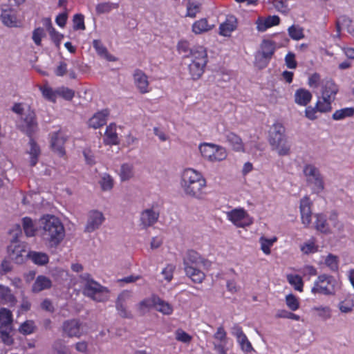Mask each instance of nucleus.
<instances>
[{
  "instance_id": "48",
  "label": "nucleus",
  "mask_w": 354,
  "mask_h": 354,
  "mask_svg": "<svg viewBox=\"0 0 354 354\" xmlns=\"http://www.w3.org/2000/svg\"><path fill=\"white\" fill-rule=\"evenodd\" d=\"M156 301H159V297L157 295H152L150 298L145 299L139 303L138 310L140 313H143L145 309L154 308Z\"/></svg>"
},
{
  "instance_id": "16",
  "label": "nucleus",
  "mask_w": 354,
  "mask_h": 354,
  "mask_svg": "<svg viewBox=\"0 0 354 354\" xmlns=\"http://www.w3.org/2000/svg\"><path fill=\"white\" fill-rule=\"evenodd\" d=\"M134 84L142 94L149 93L151 89L149 87V83L147 75L140 69H136L133 73Z\"/></svg>"
},
{
  "instance_id": "55",
  "label": "nucleus",
  "mask_w": 354,
  "mask_h": 354,
  "mask_svg": "<svg viewBox=\"0 0 354 354\" xmlns=\"http://www.w3.org/2000/svg\"><path fill=\"white\" fill-rule=\"evenodd\" d=\"M74 30H85L84 17L82 14H75L73 17Z\"/></svg>"
},
{
  "instance_id": "17",
  "label": "nucleus",
  "mask_w": 354,
  "mask_h": 354,
  "mask_svg": "<svg viewBox=\"0 0 354 354\" xmlns=\"http://www.w3.org/2000/svg\"><path fill=\"white\" fill-rule=\"evenodd\" d=\"M66 141V138L62 135L60 131L51 134L50 145L52 149L61 157L64 156L66 153L64 149Z\"/></svg>"
},
{
  "instance_id": "15",
  "label": "nucleus",
  "mask_w": 354,
  "mask_h": 354,
  "mask_svg": "<svg viewBox=\"0 0 354 354\" xmlns=\"http://www.w3.org/2000/svg\"><path fill=\"white\" fill-rule=\"evenodd\" d=\"M312 202L308 196H304L300 201V214L301 223L305 227H308L311 223V211Z\"/></svg>"
},
{
  "instance_id": "58",
  "label": "nucleus",
  "mask_w": 354,
  "mask_h": 354,
  "mask_svg": "<svg viewBox=\"0 0 354 354\" xmlns=\"http://www.w3.org/2000/svg\"><path fill=\"white\" fill-rule=\"evenodd\" d=\"M277 318H286L299 321L300 317L298 315L287 311L286 310H279L276 314Z\"/></svg>"
},
{
  "instance_id": "18",
  "label": "nucleus",
  "mask_w": 354,
  "mask_h": 354,
  "mask_svg": "<svg viewBox=\"0 0 354 354\" xmlns=\"http://www.w3.org/2000/svg\"><path fill=\"white\" fill-rule=\"evenodd\" d=\"M131 297V292L127 290L122 292L118 297L115 307L120 317L123 318L131 319L133 317L132 314L127 311L124 303Z\"/></svg>"
},
{
  "instance_id": "51",
  "label": "nucleus",
  "mask_w": 354,
  "mask_h": 354,
  "mask_svg": "<svg viewBox=\"0 0 354 354\" xmlns=\"http://www.w3.org/2000/svg\"><path fill=\"white\" fill-rule=\"evenodd\" d=\"M56 93L66 100H71L75 96V91L73 89L64 86L58 88Z\"/></svg>"
},
{
  "instance_id": "45",
  "label": "nucleus",
  "mask_w": 354,
  "mask_h": 354,
  "mask_svg": "<svg viewBox=\"0 0 354 354\" xmlns=\"http://www.w3.org/2000/svg\"><path fill=\"white\" fill-rule=\"evenodd\" d=\"M354 115V108L347 107L335 111L333 114V119L340 120Z\"/></svg>"
},
{
  "instance_id": "57",
  "label": "nucleus",
  "mask_w": 354,
  "mask_h": 354,
  "mask_svg": "<svg viewBox=\"0 0 354 354\" xmlns=\"http://www.w3.org/2000/svg\"><path fill=\"white\" fill-rule=\"evenodd\" d=\"M286 302L288 307L292 311L297 310L299 308L298 299L292 294L286 296Z\"/></svg>"
},
{
  "instance_id": "32",
  "label": "nucleus",
  "mask_w": 354,
  "mask_h": 354,
  "mask_svg": "<svg viewBox=\"0 0 354 354\" xmlns=\"http://www.w3.org/2000/svg\"><path fill=\"white\" fill-rule=\"evenodd\" d=\"M226 139L234 151H243L244 145L240 136L233 132L226 133Z\"/></svg>"
},
{
  "instance_id": "8",
  "label": "nucleus",
  "mask_w": 354,
  "mask_h": 354,
  "mask_svg": "<svg viewBox=\"0 0 354 354\" xmlns=\"http://www.w3.org/2000/svg\"><path fill=\"white\" fill-rule=\"evenodd\" d=\"M199 150L202 156L209 162H220L227 158V151L221 146L212 144L203 143L199 146Z\"/></svg>"
},
{
  "instance_id": "14",
  "label": "nucleus",
  "mask_w": 354,
  "mask_h": 354,
  "mask_svg": "<svg viewBox=\"0 0 354 354\" xmlns=\"http://www.w3.org/2000/svg\"><path fill=\"white\" fill-rule=\"evenodd\" d=\"M104 221V217L101 212L92 210L88 213L87 223L84 231L92 232L98 229Z\"/></svg>"
},
{
  "instance_id": "50",
  "label": "nucleus",
  "mask_w": 354,
  "mask_h": 354,
  "mask_svg": "<svg viewBox=\"0 0 354 354\" xmlns=\"http://www.w3.org/2000/svg\"><path fill=\"white\" fill-rule=\"evenodd\" d=\"M274 8L282 14H287L290 9L287 0H270Z\"/></svg>"
},
{
  "instance_id": "41",
  "label": "nucleus",
  "mask_w": 354,
  "mask_h": 354,
  "mask_svg": "<svg viewBox=\"0 0 354 354\" xmlns=\"http://www.w3.org/2000/svg\"><path fill=\"white\" fill-rule=\"evenodd\" d=\"M22 225L24 231L27 236L31 237L35 236L36 228L32 218L28 216L23 218Z\"/></svg>"
},
{
  "instance_id": "39",
  "label": "nucleus",
  "mask_w": 354,
  "mask_h": 354,
  "mask_svg": "<svg viewBox=\"0 0 354 354\" xmlns=\"http://www.w3.org/2000/svg\"><path fill=\"white\" fill-rule=\"evenodd\" d=\"M277 241V237L276 236H273L270 239H268L264 236H261L259 239V243L261 244V249L263 251V252L266 255H269L271 253V247Z\"/></svg>"
},
{
  "instance_id": "53",
  "label": "nucleus",
  "mask_w": 354,
  "mask_h": 354,
  "mask_svg": "<svg viewBox=\"0 0 354 354\" xmlns=\"http://www.w3.org/2000/svg\"><path fill=\"white\" fill-rule=\"evenodd\" d=\"M325 264L331 271L335 272L338 270V259L335 255L329 254L325 259Z\"/></svg>"
},
{
  "instance_id": "6",
  "label": "nucleus",
  "mask_w": 354,
  "mask_h": 354,
  "mask_svg": "<svg viewBox=\"0 0 354 354\" xmlns=\"http://www.w3.org/2000/svg\"><path fill=\"white\" fill-rule=\"evenodd\" d=\"M81 279L85 282L83 288V292L85 295L98 302H104L108 299V289L94 281L89 274H82Z\"/></svg>"
},
{
  "instance_id": "37",
  "label": "nucleus",
  "mask_w": 354,
  "mask_h": 354,
  "mask_svg": "<svg viewBox=\"0 0 354 354\" xmlns=\"http://www.w3.org/2000/svg\"><path fill=\"white\" fill-rule=\"evenodd\" d=\"M186 7L187 13L185 16L194 18L201 12V3L197 0H188Z\"/></svg>"
},
{
  "instance_id": "38",
  "label": "nucleus",
  "mask_w": 354,
  "mask_h": 354,
  "mask_svg": "<svg viewBox=\"0 0 354 354\" xmlns=\"http://www.w3.org/2000/svg\"><path fill=\"white\" fill-rule=\"evenodd\" d=\"M37 326L33 320L29 319L24 322L19 327V332L24 335H28L35 333Z\"/></svg>"
},
{
  "instance_id": "13",
  "label": "nucleus",
  "mask_w": 354,
  "mask_h": 354,
  "mask_svg": "<svg viewBox=\"0 0 354 354\" xmlns=\"http://www.w3.org/2000/svg\"><path fill=\"white\" fill-rule=\"evenodd\" d=\"M62 328L64 334L68 337H80L84 334L82 323L77 319L64 321Z\"/></svg>"
},
{
  "instance_id": "20",
  "label": "nucleus",
  "mask_w": 354,
  "mask_h": 354,
  "mask_svg": "<svg viewBox=\"0 0 354 354\" xmlns=\"http://www.w3.org/2000/svg\"><path fill=\"white\" fill-rule=\"evenodd\" d=\"M109 113V110L107 109L97 111L88 120V127L95 129L103 127L106 123Z\"/></svg>"
},
{
  "instance_id": "43",
  "label": "nucleus",
  "mask_w": 354,
  "mask_h": 354,
  "mask_svg": "<svg viewBox=\"0 0 354 354\" xmlns=\"http://www.w3.org/2000/svg\"><path fill=\"white\" fill-rule=\"evenodd\" d=\"M290 37L293 40H300L304 38V29L298 25H292L288 28Z\"/></svg>"
},
{
  "instance_id": "27",
  "label": "nucleus",
  "mask_w": 354,
  "mask_h": 354,
  "mask_svg": "<svg viewBox=\"0 0 354 354\" xmlns=\"http://www.w3.org/2000/svg\"><path fill=\"white\" fill-rule=\"evenodd\" d=\"M104 142L108 145H115L119 143L118 133L116 132V125L111 123L106 128L104 133Z\"/></svg>"
},
{
  "instance_id": "63",
  "label": "nucleus",
  "mask_w": 354,
  "mask_h": 354,
  "mask_svg": "<svg viewBox=\"0 0 354 354\" xmlns=\"http://www.w3.org/2000/svg\"><path fill=\"white\" fill-rule=\"evenodd\" d=\"M213 337L217 342H227V333L222 326L217 328Z\"/></svg>"
},
{
  "instance_id": "30",
  "label": "nucleus",
  "mask_w": 354,
  "mask_h": 354,
  "mask_svg": "<svg viewBox=\"0 0 354 354\" xmlns=\"http://www.w3.org/2000/svg\"><path fill=\"white\" fill-rule=\"evenodd\" d=\"M30 150L28 153L30 155V166L35 167L39 160V157L41 153L39 146L37 145L33 137L29 138Z\"/></svg>"
},
{
  "instance_id": "59",
  "label": "nucleus",
  "mask_w": 354,
  "mask_h": 354,
  "mask_svg": "<svg viewBox=\"0 0 354 354\" xmlns=\"http://www.w3.org/2000/svg\"><path fill=\"white\" fill-rule=\"evenodd\" d=\"M176 266L173 264H167V266L162 270V274L164 276L165 280L168 282L171 281L173 279L174 272Z\"/></svg>"
},
{
  "instance_id": "40",
  "label": "nucleus",
  "mask_w": 354,
  "mask_h": 354,
  "mask_svg": "<svg viewBox=\"0 0 354 354\" xmlns=\"http://www.w3.org/2000/svg\"><path fill=\"white\" fill-rule=\"evenodd\" d=\"M288 283L293 286V288L299 291H303L304 282L302 278L298 274H289L286 277Z\"/></svg>"
},
{
  "instance_id": "3",
  "label": "nucleus",
  "mask_w": 354,
  "mask_h": 354,
  "mask_svg": "<svg viewBox=\"0 0 354 354\" xmlns=\"http://www.w3.org/2000/svg\"><path fill=\"white\" fill-rule=\"evenodd\" d=\"M268 142L272 149L279 156H285L290 153V145L286 136V129L280 122L274 123L268 132Z\"/></svg>"
},
{
  "instance_id": "12",
  "label": "nucleus",
  "mask_w": 354,
  "mask_h": 354,
  "mask_svg": "<svg viewBox=\"0 0 354 354\" xmlns=\"http://www.w3.org/2000/svg\"><path fill=\"white\" fill-rule=\"evenodd\" d=\"M184 267L186 266H203L209 268L211 262L203 257L198 252L194 250H188L183 258Z\"/></svg>"
},
{
  "instance_id": "54",
  "label": "nucleus",
  "mask_w": 354,
  "mask_h": 354,
  "mask_svg": "<svg viewBox=\"0 0 354 354\" xmlns=\"http://www.w3.org/2000/svg\"><path fill=\"white\" fill-rule=\"evenodd\" d=\"M237 342L240 344L242 351H244L245 353H248L253 351L252 344L248 340L246 335L242 336L241 338L238 339Z\"/></svg>"
},
{
  "instance_id": "4",
  "label": "nucleus",
  "mask_w": 354,
  "mask_h": 354,
  "mask_svg": "<svg viewBox=\"0 0 354 354\" xmlns=\"http://www.w3.org/2000/svg\"><path fill=\"white\" fill-rule=\"evenodd\" d=\"M44 236L50 245L57 246L65 236V230L60 220L53 216L47 214L42 218Z\"/></svg>"
},
{
  "instance_id": "46",
  "label": "nucleus",
  "mask_w": 354,
  "mask_h": 354,
  "mask_svg": "<svg viewBox=\"0 0 354 354\" xmlns=\"http://www.w3.org/2000/svg\"><path fill=\"white\" fill-rule=\"evenodd\" d=\"M154 308L156 310L167 315H171L173 313L172 306L169 303L161 299L160 297L159 301H156L155 302Z\"/></svg>"
},
{
  "instance_id": "22",
  "label": "nucleus",
  "mask_w": 354,
  "mask_h": 354,
  "mask_svg": "<svg viewBox=\"0 0 354 354\" xmlns=\"http://www.w3.org/2000/svg\"><path fill=\"white\" fill-rule=\"evenodd\" d=\"M237 28V19L233 16H227L225 21L219 26V33L221 35L229 37L231 33Z\"/></svg>"
},
{
  "instance_id": "1",
  "label": "nucleus",
  "mask_w": 354,
  "mask_h": 354,
  "mask_svg": "<svg viewBox=\"0 0 354 354\" xmlns=\"http://www.w3.org/2000/svg\"><path fill=\"white\" fill-rule=\"evenodd\" d=\"M181 185L185 193L197 199H203L206 195L205 191L207 181L201 172L187 168L182 174Z\"/></svg>"
},
{
  "instance_id": "47",
  "label": "nucleus",
  "mask_w": 354,
  "mask_h": 354,
  "mask_svg": "<svg viewBox=\"0 0 354 354\" xmlns=\"http://www.w3.org/2000/svg\"><path fill=\"white\" fill-rule=\"evenodd\" d=\"M333 102V101H332L331 100L323 97L322 96V99L317 100V102H316L315 106L319 112L327 113L331 111V104Z\"/></svg>"
},
{
  "instance_id": "11",
  "label": "nucleus",
  "mask_w": 354,
  "mask_h": 354,
  "mask_svg": "<svg viewBox=\"0 0 354 354\" xmlns=\"http://www.w3.org/2000/svg\"><path fill=\"white\" fill-rule=\"evenodd\" d=\"M227 218L237 227L250 226L252 223V218L247 211L243 208H234L226 213Z\"/></svg>"
},
{
  "instance_id": "28",
  "label": "nucleus",
  "mask_w": 354,
  "mask_h": 354,
  "mask_svg": "<svg viewBox=\"0 0 354 354\" xmlns=\"http://www.w3.org/2000/svg\"><path fill=\"white\" fill-rule=\"evenodd\" d=\"M294 97L296 104L306 106L311 101L313 95L308 90L301 88L295 91Z\"/></svg>"
},
{
  "instance_id": "61",
  "label": "nucleus",
  "mask_w": 354,
  "mask_h": 354,
  "mask_svg": "<svg viewBox=\"0 0 354 354\" xmlns=\"http://www.w3.org/2000/svg\"><path fill=\"white\" fill-rule=\"evenodd\" d=\"M286 65L288 68L294 69L297 66V61L295 59V55L293 53L289 52L285 57Z\"/></svg>"
},
{
  "instance_id": "29",
  "label": "nucleus",
  "mask_w": 354,
  "mask_h": 354,
  "mask_svg": "<svg viewBox=\"0 0 354 354\" xmlns=\"http://www.w3.org/2000/svg\"><path fill=\"white\" fill-rule=\"evenodd\" d=\"M51 286L52 281L49 278L44 275H39L32 284V291L37 293L44 290L49 289Z\"/></svg>"
},
{
  "instance_id": "19",
  "label": "nucleus",
  "mask_w": 354,
  "mask_h": 354,
  "mask_svg": "<svg viewBox=\"0 0 354 354\" xmlns=\"http://www.w3.org/2000/svg\"><path fill=\"white\" fill-rule=\"evenodd\" d=\"M2 23L8 27H20L21 21L18 20L16 11L14 9H3L1 14Z\"/></svg>"
},
{
  "instance_id": "9",
  "label": "nucleus",
  "mask_w": 354,
  "mask_h": 354,
  "mask_svg": "<svg viewBox=\"0 0 354 354\" xmlns=\"http://www.w3.org/2000/svg\"><path fill=\"white\" fill-rule=\"evenodd\" d=\"M304 174L306 178L307 183L313 185V190L319 194L324 189L323 178L318 168L311 164H307L304 167Z\"/></svg>"
},
{
  "instance_id": "62",
  "label": "nucleus",
  "mask_w": 354,
  "mask_h": 354,
  "mask_svg": "<svg viewBox=\"0 0 354 354\" xmlns=\"http://www.w3.org/2000/svg\"><path fill=\"white\" fill-rule=\"evenodd\" d=\"M339 310L342 313H348L353 310L354 307V303L353 300L345 299L339 303Z\"/></svg>"
},
{
  "instance_id": "24",
  "label": "nucleus",
  "mask_w": 354,
  "mask_h": 354,
  "mask_svg": "<svg viewBox=\"0 0 354 354\" xmlns=\"http://www.w3.org/2000/svg\"><path fill=\"white\" fill-rule=\"evenodd\" d=\"M201 266H186L184 270L186 275L196 283H201L205 279V274L200 269Z\"/></svg>"
},
{
  "instance_id": "35",
  "label": "nucleus",
  "mask_w": 354,
  "mask_h": 354,
  "mask_svg": "<svg viewBox=\"0 0 354 354\" xmlns=\"http://www.w3.org/2000/svg\"><path fill=\"white\" fill-rule=\"evenodd\" d=\"M93 46L95 51L100 56L104 57L106 60L110 62L116 61V58L109 53L106 48L103 45L100 40H93Z\"/></svg>"
},
{
  "instance_id": "2",
  "label": "nucleus",
  "mask_w": 354,
  "mask_h": 354,
  "mask_svg": "<svg viewBox=\"0 0 354 354\" xmlns=\"http://www.w3.org/2000/svg\"><path fill=\"white\" fill-rule=\"evenodd\" d=\"M12 111L20 115L18 129L29 138L33 137L38 129V122L35 111L30 106L25 110L21 103H15Z\"/></svg>"
},
{
  "instance_id": "34",
  "label": "nucleus",
  "mask_w": 354,
  "mask_h": 354,
  "mask_svg": "<svg viewBox=\"0 0 354 354\" xmlns=\"http://www.w3.org/2000/svg\"><path fill=\"white\" fill-rule=\"evenodd\" d=\"M27 257L38 266H44L49 261L48 256L44 252L30 251L28 252Z\"/></svg>"
},
{
  "instance_id": "60",
  "label": "nucleus",
  "mask_w": 354,
  "mask_h": 354,
  "mask_svg": "<svg viewBox=\"0 0 354 354\" xmlns=\"http://www.w3.org/2000/svg\"><path fill=\"white\" fill-rule=\"evenodd\" d=\"M176 339L183 343H189L192 336L182 329H178L176 332Z\"/></svg>"
},
{
  "instance_id": "44",
  "label": "nucleus",
  "mask_w": 354,
  "mask_h": 354,
  "mask_svg": "<svg viewBox=\"0 0 354 354\" xmlns=\"http://www.w3.org/2000/svg\"><path fill=\"white\" fill-rule=\"evenodd\" d=\"M118 8V3L104 2L98 3L96 6L95 10L97 14L100 15L104 13H108L111 12L112 10L117 9Z\"/></svg>"
},
{
  "instance_id": "42",
  "label": "nucleus",
  "mask_w": 354,
  "mask_h": 354,
  "mask_svg": "<svg viewBox=\"0 0 354 354\" xmlns=\"http://www.w3.org/2000/svg\"><path fill=\"white\" fill-rule=\"evenodd\" d=\"M319 246L316 244L315 239L311 238L301 245V251L305 254H313L318 251Z\"/></svg>"
},
{
  "instance_id": "25",
  "label": "nucleus",
  "mask_w": 354,
  "mask_h": 354,
  "mask_svg": "<svg viewBox=\"0 0 354 354\" xmlns=\"http://www.w3.org/2000/svg\"><path fill=\"white\" fill-rule=\"evenodd\" d=\"M338 91V86L334 81L332 80H326L322 86V96L334 101Z\"/></svg>"
},
{
  "instance_id": "26",
  "label": "nucleus",
  "mask_w": 354,
  "mask_h": 354,
  "mask_svg": "<svg viewBox=\"0 0 354 354\" xmlns=\"http://www.w3.org/2000/svg\"><path fill=\"white\" fill-rule=\"evenodd\" d=\"M159 213L154 212L152 209H147L141 213V225L145 227H148L153 225L158 221Z\"/></svg>"
},
{
  "instance_id": "33",
  "label": "nucleus",
  "mask_w": 354,
  "mask_h": 354,
  "mask_svg": "<svg viewBox=\"0 0 354 354\" xmlns=\"http://www.w3.org/2000/svg\"><path fill=\"white\" fill-rule=\"evenodd\" d=\"M315 227L317 231L324 234H329L330 232L326 216L323 214H316Z\"/></svg>"
},
{
  "instance_id": "52",
  "label": "nucleus",
  "mask_w": 354,
  "mask_h": 354,
  "mask_svg": "<svg viewBox=\"0 0 354 354\" xmlns=\"http://www.w3.org/2000/svg\"><path fill=\"white\" fill-rule=\"evenodd\" d=\"M120 178L122 180H127L133 176L132 167L128 164H123L121 166Z\"/></svg>"
},
{
  "instance_id": "49",
  "label": "nucleus",
  "mask_w": 354,
  "mask_h": 354,
  "mask_svg": "<svg viewBox=\"0 0 354 354\" xmlns=\"http://www.w3.org/2000/svg\"><path fill=\"white\" fill-rule=\"evenodd\" d=\"M13 315L12 312L6 308H0V324H12Z\"/></svg>"
},
{
  "instance_id": "36",
  "label": "nucleus",
  "mask_w": 354,
  "mask_h": 354,
  "mask_svg": "<svg viewBox=\"0 0 354 354\" xmlns=\"http://www.w3.org/2000/svg\"><path fill=\"white\" fill-rule=\"evenodd\" d=\"M212 28V26L209 24L206 18H202L196 21L192 27V31L197 35L207 32Z\"/></svg>"
},
{
  "instance_id": "5",
  "label": "nucleus",
  "mask_w": 354,
  "mask_h": 354,
  "mask_svg": "<svg viewBox=\"0 0 354 354\" xmlns=\"http://www.w3.org/2000/svg\"><path fill=\"white\" fill-rule=\"evenodd\" d=\"M190 57L189 73L193 80H198L204 73L208 61L207 50L203 46H196L190 50Z\"/></svg>"
},
{
  "instance_id": "10",
  "label": "nucleus",
  "mask_w": 354,
  "mask_h": 354,
  "mask_svg": "<svg viewBox=\"0 0 354 354\" xmlns=\"http://www.w3.org/2000/svg\"><path fill=\"white\" fill-rule=\"evenodd\" d=\"M311 292L314 294L332 295L335 292V280L327 274L319 275L314 283Z\"/></svg>"
},
{
  "instance_id": "7",
  "label": "nucleus",
  "mask_w": 354,
  "mask_h": 354,
  "mask_svg": "<svg viewBox=\"0 0 354 354\" xmlns=\"http://www.w3.org/2000/svg\"><path fill=\"white\" fill-rule=\"evenodd\" d=\"M16 231L13 239L8 246V254L9 258L17 264L24 262L25 257H27L26 245L24 242L18 240V235L21 234L20 225H15Z\"/></svg>"
},
{
  "instance_id": "21",
  "label": "nucleus",
  "mask_w": 354,
  "mask_h": 354,
  "mask_svg": "<svg viewBox=\"0 0 354 354\" xmlns=\"http://www.w3.org/2000/svg\"><path fill=\"white\" fill-rule=\"evenodd\" d=\"M280 18L277 15L268 16L266 18L259 17L256 21L257 29L259 32H264L268 28L279 25Z\"/></svg>"
},
{
  "instance_id": "23",
  "label": "nucleus",
  "mask_w": 354,
  "mask_h": 354,
  "mask_svg": "<svg viewBox=\"0 0 354 354\" xmlns=\"http://www.w3.org/2000/svg\"><path fill=\"white\" fill-rule=\"evenodd\" d=\"M17 298L12 293L10 288L0 284V304L15 306L17 304Z\"/></svg>"
},
{
  "instance_id": "31",
  "label": "nucleus",
  "mask_w": 354,
  "mask_h": 354,
  "mask_svg": "<svg viewBox=\"0 0 354 354\" xmlns=\"http://www.w3.org/2000/svg\"><path fill=\"white\" fill-rule=\"evenodd\" d=\"M261 48V57L265 59V64L263 66H266L274 53L275 48L273 42L269 40H263Z\"/></svg>"
},
{
  "instance_id": "56",
  "label": "nucleus",
  "mask_w": 354,
  "mask_h": 354,
  "mask_svg": "<svg viewBox=\"0 0 354 354\" xmlns=\"http://www.w3.org/2000/svg\"><path fill=\"white\" fill-rule=\"evenodd\" d=\"M46 35L44 30L42 28H37L32 32V39L37 46L41 45V39Z\"/></svg>"
},
{
  "instance_id": "64",
  "label": "nucleus",
  "mask_w": 354,
  "mask_h": 354,
  "mask_svg": "<svg viewBox=\"0 0 354 354\" xmlns=\"http://www.w3.org/2000/svg\"><path fill=\"white\" fill-rule=\"evenodd\" d=\"M100 185L103 190H109L113 185V179L109 175H105L102 177L100 181Z\"/></svg>"
}]
</instances>
